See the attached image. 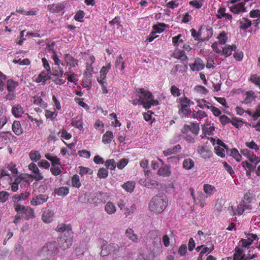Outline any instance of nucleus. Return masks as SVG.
Listing matches in <instances>:
<instances>
[{
	"label": "nucleus",
	"instance_id": "obj_1",
	"mask_svg": "<svg viewBox=\"0 0 260 260\" xmlns=\"http://www.w3.org/2000/svg\"><path fill=\"white\" fill-rule=\"evenodd\" d=\"M168 205V199L164 193H159L154 196L149 204L150 209L154 212L160 213L165 210Z\"/></svg>",
	"mask_w": 260,
	"mask_h": 260
},
{
	"label": "nucleus",
	"instance_id": "obj_2",
	"mask_svg": "<svg viewBox=\"0 0 260 260\" xmlns=\"http://www.w3.org/2000/svg\"><path fill=\"white\" fill-rule=\"evenodd\" d=\"M138 92L141 94V95H139V105H142L144 108L146 109H149L150 108V104L149 102L153 98L151 92L147 90H145L143 88L139 89Z\"/></svg>",
	"mask_w": 260,
	"mask_h": 260
},
{
	"label": "nucleus",
	"instance_id": "obj_3",
	"mask_svg": "<svg viewBox=\"0 0 260 260\" xmlns=\"http://www.w3.org/2000/svg\"><path fill=\"white\" fill-rule=\"evenodd\" d=\"M43 251L47 255H52L57 254L58 252V245L56 241L48 242L43 247Z\"/></svg>",
	"mask_w": 260,
	"mask_h": 260
},
{
	"label": "nucleus",
	"instance_id": "obj_4",
	"mask_svg": "<svg viewBox=\"0 0 260 260\" xmlns=\"http://www.w3.org/2000/svg\"><path fill=\"white\" fill-rule=\"evenodd\" d=\"M119 250V246L115 243L104 245L101 252L102 256H105L112 253H115Z\"/></svg>",
	"mask_w": 260,
	"mask_h": 260
},
{
	"label": "nucleus",
	"instance_id": "obj_5",
	"mask_svg": "<svg viewBox=\"0 0 260 260\" xmlns=\"http://www.w3.org/2000/svg\"><path fill=\"white\" fill-rule=\"evenodd\" d=\"M57 244L59 247L62 249L69 248L72 244V240L71 238L61 237L57 239Z\"/></svg>",
	"mask_w": 260,
	"mask_h": 260
},
{
	"label": "nucleus",
	"instance_id": "obj_6",
	"mask_svg": "<svg viewBox=\"0 0 260 260\" xmlns=\"http://www.w3.org/2000/svg\"><path fill=\"white\" fill-rule=\"evenodd\" d=\"M48 196L44 194H40L32 199L30 203L33 206L41 205L47 201Z\"/></svg>",
	"mask_w": 260,
	"mask_h": 260
},
{
	"label": "nucleus",
	"instance_id": "obj_7",
	"mask_svg": "<svg viewBox=\"0 0 260 260\" xmlns=\"http://www.w3.org/2000/svg\"><path fill=\"white\" fill-rule=\"evenodd\" d=\"M126 237L131 241L135 243H138L140 241L141 238L135 234L134 231L132 228H128L125 232Z\"/></svg>",
	"mask_w": 260,
	"mask_h": 260
},
{
	"label": "nucleus",
	"instance_id": "obj_8",
	"mask_svg": "<svg viewBox=\"0 0 260 260\" xmlns=\"http://www.w3.org/2000/svg\"><path fill=\"white\" fill-rule=\"evenodd\" d=\"M206 31L208 34V36L205 38V39H201V29L199 30L198 32L196 31V30L194 29H191V36L194 38V39L196 40H201V41L203 42L205 41L206 40H209L212 36V33L211 31L208 29H206Z\"/></svg>",
	"mask_w": 260,
	"mask_h": 260
},
{
	"label": "nucleus",
	"instance_id": "obj_9",
	"mask_svg": "<svg viewBox=\"0 0 260 260\" xmlns=\"http://www.w3.org/2000/svg\"><path fill=\"white\" fill-rule=\"evenodd\" d=\"M94 196L90 192H86L79 196L78 200L81 203H91L93 202Z\"/></svg>",
	"mask_w": 260,
	"mask_h": 260
},
{
	"label": "nucleus",
	"instance_id": "obj_10",
	"mask_svg": "<svg viewBox=\"0 0 260 260\" xmlns=\"http://www.w3.org/2000/svg\"><path fill=\"white\" fill-rule=\"evenodd\" d=\"M54 212L49 209L45 210L42 215L43 221L45 223H50L53 220Z\"/></svg>",
	"mask_w": 260,
	"mask_h": 260
},
{
	"label": "nucleus",
	"instance_id": "obj_11",
	"mask_svg": "<svg viewBox=\"0 0 260 260\" xmlns=\"http://www.w3.org/2000/svg\"><path fill=\"white\" fill-rule=\"evenodd\" d=\"M189 66L193 71H199L204 68L203 61L199 58L196 59L194 63H190Z\"/></svg>",
	"mask_w": 260,
	"mask_h": 260
},
{
	"label": "nucleus",
	"instance_id": "obj_12",
	"mask_svg": "<svg viewBox=\"0 0 260 260\" xmlns=\"http://www.w3.org/2000/svg\"><path fill=\"white\" fill-rule=\"evenodd\" d=\"M65 8V4L64 3H58L49 5L48 6V8L52 13H57L62 10Z\"/></svg>",
	"mask_w": 260,
	"mask_h": 260
},
{
	"label": "nucleus",
	"instance_id": "obj_13",
	"mask_svg": "<svg viewBox=\"0 0 260 260\" xmlns=\"http://www.w3.org/2000/svg\"><path fill=\"white\" fill-rule=\"evenodd\" d=\"M12 113L15 117H20L24 113L23 108L18 104L14 105L12 109Z\"/></svg>",
	"mask_w": 260,
	"mask_h": 260
},
{
	"label": "nucleus",
	"instance_id": "obj_14",
	"mask_svg": "<svg viewBox=\"0 0 260 260\" xmlns=\"http://www.w3.org/2000/svg\"><path fill=\"white\" fill-rule=\"evenodd\" d=\"M64 59L67 62V65L71 67H75L78 65V60L75 59L71 55L66 54Z\"/></svg>",
	"mask_w": 260,
	"mask_h": 260
},
{
	"label": "nucleus",
	"instance_id": "obj_15",
	"mask_svg": "<svg viewBox=\"0 0 260 260\" xmlns=\"http://www.w3.org/2000/svg\"><path fill=\"white\" fill-rule=\"evenodd\" d=\"M189 104H182L181 107L179 110V114L182 118L186 117L188 114L191 113Z\"/></svg>",
	"mask_w": 260,
	"mask_h": 260
},
{
	"label": "nucleus",
	"instance_id": "obj_16",
	"mask_svg": "<svg viewBox=\"0 0 260 260\" xmlns=\"http://www.w3.org/2000/svg\"><path fill=\"white\" fill-rule=\"evenodd\" d=\"M198 152L201 155V156L205 158H210L212 155V152L211 150L208 149V148L205 147H201L198 149Z\"/></svg>",
	"mask_w": 260,
	"mask_h": 260
},
{
	"label": "nucleus",
	"instance_id": "obj_17",
	"mask_svg": "<svg viewBox=\"0 0 260 260\" xmlns=\"http://www.w3.org/2000/svg\"><path fill=\"white\" fill-rule=\"evenodd\" d=\"M231 11L235 14H239L240 12L245 11V8L244 5L243 3H241L239 4L233 5L231 7Z\"/></svg>",
	"mask_w": 260,
	"mask_h": 260
},
{
	"label": "nucleus",
	"instance_id": "obj_18",
	"mask_svg": "<svg viewBox=\"0 0 260 260\" xmlns=\"http://www.w3.org/2000/svg\"><path fill=\"white\" fill-rule=\"evenodd\" d=\"M157 174L164 177H168L171 174L170 168L168 166L161 167L157 171Z\"/></svg>",
	"mask_w": 260,
	"mask_h": 260
},
{
	"label": "nucleus",
	"instance_id": "obj_19",
	"mask_svg": "<svg viewBox=\"0 0 260 260\" xmlns=\"http://www.w3.org/2000/svg\"><path fill=\"white\" fill-rule=\"evenodd\" d=\"M181 149L180 145H177L173 148H169L166 151H164V154L165 156H168L172 154H176Z\"/></svg>",
	"mask_w": 260,
	"mask_h": 260
},
{
	"label": "nucleus",
	"instance_id": "obj_20",
	"mask_svg": "<svg viewBox=\"0 0 260 260\" xmlns=\"http://www.w3.org/2000/svg\"><path fill=\"white\" fill-rule=\"evenodd\" d=\"M12 130L17 135H20L22 133V129L20 123L18 121H15L12 125Z\"/></svg>",
	"mask_w": 260,
	"mask_h": 260
},
{
	"label": "nucleus",
	"instance_id": "obj_21",
	"mask_svg": "<svg viewBox=\"0 0 260 260\" xmlns=\"http://www.w3.org/2000/svg\"><path fill=\"white\" fill-rule=\"evenodd\" d=\"M54 192L59 196H66L69 193V189L67 187L56 188Z\"/></svg>",
	"mask_w": 260,
	"mask_h": 260
},
{
	"label": "nucleus",
	"instance_id": "obj_22",
	"mask_svg": "<svg viewBox=\"0 0 260 260\" xmlns=\"http://www.w3.org/2000/svg\"><path fill=\"white\" fill-rule=\"evenodd\" d=\"M204 191L207 194V197L212 196L216 191L215 188L211 185L206 184L204 185Z\"/></svg>",
	"mask_w": 260,
	"mask_h": 260
},
{
	"label": "nucleus",
	"instance_id": "obj_23",
	"mask_svg": "<svg viewBox=\"0 0 260 260\" xmlns=\"http://www.w3.org/2000/svg\"><path fill=\"white\" fill-rule=\"evenodd\" d=\"M105 210L106 212L109 214H112L115 213L116 211V207L115 205L112 202H108L105 207Z\"/></svg>",
	"mask_w": 260,
	"mask_h": 260
},
{
	"label": "nucleus",
	"instance_id": "obj_24",
	"mask_svg": "<svg viewBox=\"0 0 260 260\" xmlns=\"http://www.w3.org/2000/svg\"><path fill=\"white\" fill-rule=\"evenodd\" d=\"M113 138V133L111 131H107L103 135L102 141L105 144H109L111 143L112 139Z\"/></svg>",
	"mask_w": 260,
	"mask_h": 260
},
{
	"label": "nucleus",
	"instance_id": "obj_25",
	"mask_svg": "<svg viewBox=\"0 0 260 260\" xmlns=\"http://www.w3.org/2000/svg\"><path fill=\"white\" fill-rule=\"evenodd\" d=\"M251 25V21L246 18H243L240 22V28L242 29H246L250 27Z\"/></svg>",
	"mask_w": 260,
	"mask_h": 260
},
{
	"label": "nucleus",
	"instance_id": "obj_26",
	"mask_svg": "<svg viewBox=\"0 0 260 260\" xmlns=\"http://www.w3.org/2000/svg\"><path fill=\"white\" fill-rule=\"evenodd\" d=\"M24 214L25 215V219L26 220H29L31 218H34L35 217L34 210L30 207H26Z\"/></svg>",
	"mask_w": 260,
	"mask_h": 260
},
{
	"label": "nucleus",
	"instance_id": "obj_27",
	"mask_svg": "<svg viewBox=\"0 0 260 260\" xmlns=\"http://www.w3.org/2000/svg\"><path fill=\"white\" fill-rule=\"evenodd\" d=\"M115 67L116 68H119L121 71H123L124 68V61L122 56L120 55L115 61Z\"/></svg>",
	"mask_w": 260,
	"mask_h": 260
},
{
	"label": "nucleus",
	"instance_id": "obj_28",
	"mask_svg": "<svg viewBox=\"0 0 260 260\" xmlns=\"http://www.w3.org/2000/svg\"><path fill=\"white\" fill-rule=\"evenodd\" d=\"M194 166V162L190 158H186L183 160V167L186 170H190Z\"/></svg>",
	"mask_w": 260,
	"mask_h": 260
},
{
	"label": "nucleus",
	"instance_id": "obj_29",
	"mask_svg": "<svg viewBox=\"0 0 260 260\" xmlns=\"http://www.w3.org/2000/svg\"><path fill=\"white\" fill-rule=\"evenodd\" d=\"M143 183L144 185L148 188H156L159 185V183L154 180H145L143 182Z\"/></svg>",
	"mask_w": 260,
	"mask_h": 260
},
{
	"label": "nucleus",
	"instance_id": "obj_30",
	"mask_svg": "<svg viewBox=\"0 0 260 260\" xmlns=\"http://www.w3.org/2000/svg\"><path fill=\"white\" fill-rule=\"evenodd\" d=\"M236 48V47L234 45L225 46L223 48L222 52L226 56H229L232 54V51L235 50Z\"/></svg>",
	"mask_w": 260,
	"mask_h": 260
},
{
	"label": "nucleus",
	"instance_id": "obj_31",
	"mask_svg": "<svg viewBox=\"0 0 260 260\" xmlns=\"http://www.w3.org/2000/svg\"><path fill=\"white\" fill-rule=\"evenodd\" d=\"M18 85L17 82L14 81L13 80H8L7 81V89L9 91H13Z\"/></svg>",
	"mask_w": 260,
	"mask_h": 260
},
{
	"label": "nucleus",
	"instance_id": "obj_32",
	"mask_svg": "<svg viewBox=\"0 0 260 260\" xmlns=\"http://www.w3.org/2000/svg\"><path fill=\"white\" fill-rule=\"evenodd\" d=\"M122 187L128 192H132L135 187V183L133 182L128 181L124 183Z\"/></svg>",
	"mask_w": 260,
	"mask_h": 260
},
{
	"label": "nucleus",
	"instance_id": "obj_33",
	"mask_svg": "<svg viewBox=\"0 0 260 260\" xmlns=\"http://www.w3.org/2000/svg\"><path fill=\"white\" fill-rule=\"evenodd\" d=\"M45 157L47 159L51 161L52 166L60 165L59 159L56 156H52L49 154H47L45 155Z\"/></svg>",
	"mask_w": 260,
	"mask_h": 260
},
{
	"label": "nucleus",
	"instance_id": "obj_34",
	"mask_svg": "<svg viewBox=\"0 0 260 260\" xmlns=\"http://www.w3.org/2000/svg\"><path fill=\"white\" fill-rule=\"evenodd\" d=\"M105 165L107 169L114 170L116 166V163L114 159H110L106 161Z\"/></svg>",
	"mask_w": 260,
	"mask_h": 260
},
{
	"label": "nucleus",
	"instance_id": "obj_35",
	"mask_svg": "<svg viewBox=\"0 0 260 260\" xmlns=\"http://www.w3.org/2000/svg\"><path fill=\"white\" fill-rule=\"evenodd\" d=\"M71 124L73 126L77 127L80 131L83 130V125H82L83 122H82V119L81 118L79 120L73 119L72 120Z\"/></svg>",
	"mask_w": 260,
	"mask_h": 260
},
{
	"label": "nucleus",
	"instance_id": "obj_36",
	"mask_svg": "<svg viewBox=\"0 0 260 260\" xmlns=\"http://www.w3.org/2000/svg\"><path fill=\"white\" fill-rule=\"evenodd\" d=\"M45 72H42L38 76V78L37 79L36 81L38 83L43 82H45L47 80L49 79L50 78V77H49Z\"/></svg>",
	"mask_w": 260,
	"mask_h": 260
},
{
	"label": "nucleus",
	"instance_id": "obj_37",
	"mask_svg": "<svg viewBox=\"0 0 260 260\" xmlns=\"http://www.w3.org/2000/svg\"><path fill=\"white\" fill-rule=\"evenodd\" d=\"M108 172L107 170L106 169L104 168H100L99 170L98 173V177L100 178H105L108 176Z\"/></svg>",
	"mask_w": 260,
	"mask_h": 260
},
{
	"label": "nucleus",
	"instance_id": "obj_38",
	"mask_svg": "<svg viewBox=\"0 0 260 260\" xmlns=\"http://www.w3.org/2000/svg\"><path fill=\"white\" fill-rule=\"evenodd\" d=\"M72 185L74 187L79 188L81 186L79 176L77 175H74L72 178Z\"/></svg>",
	"mask_w": 260,
	"mask_h": 260
},
{
	"label": "nucleus",
	"instance_id": "obj_39",
	"mask_svg": "<svg viewBox=\"0 0 260 260\" xmlns=\"http://www.w3.org/2000/svg\"><path fill=\"white\" fill-rule=\"evenodd\" d=\"M166 25L165 24H160L159 25H154L153 26V32L155 34L162 32L165 29L163 28Z\"/></svg>",
	"mask_w": 260,
	"mask_h": 260
},
{
	"label": "nucleus",
	"instance_id": "obj_40",
	"mask_svg": "<svg viewBox=\"0 0 260 260\" xmlns=\"http://www.w3.org/2000/svg\"><path fill=\"white\" fill-rule=\"evenodd\" d=\"M56 231L59 232H64L67 231V232H69L71 231V229L69 226L64 224H61L57 226Z\"/></svg>",
	"mask_w": 260,
	"mask_h": 260
},
{
	"label": "nucleus",
	"instance_id": "obj_41",
	"mask_svg": "<svg viewBox=\"0 0 260 260\" xmlns=\"http://www.w3.org/2000/svg\"><path fill=\"white\" fill-rule=\"evenodd\" d=\"M58 69L59 70H58L57 69L53 68L52 71H51V73H50L49 74H51L54 76H59L62 77L63 75V71L62 69H60L59 67H58Z\"/></svg>",
	"mask_w": 260,
	"mask_h": 260
},
{
	"label": "nucleus",
	"instance_id": "obj_42",
	"mask_svg": "<svg viewBox=\"0 0 260 260\" xmlns=\"http://www.w3.org/2000/svg\"><path fill=\"white\" fill-rule=\"evenodd\" d=\"M217 38L219 40V43L221 45L224 44L227 40L226 35L224 31H222L221 33H220L218 35Z\"/></svg>",
	"mask_w": 260,
	"mask_h": 260
},
{
	"label": "nucleus",
	"instance_id": "obj_43",
	"mask_svg": "<svg viewBox=\"0 0 260 260\" xmlns=\"http://www.w3.org/2000/svg\"><path fill=\"white\" fill-rule=\"evenodd\" d=\"M10 196L9 193L5 191H2L0 192V202L5 203L9 199Z\"/></svg>",
	"mask_w": 260,
	"mask_h": 260
},
{
	"label": "nucleus",
	"instance_id": "obj_44",
	"mask_svg": "<svg viewBox=\"0 0 260 260\" xmlns=\"http://www.w3.org/2000/svg\"><path fill=\"white\" fill-rule=\"evenodd\" d=\"M231 155L234 157L238 161H240L241 160V156L236 148L231 150Z\"/></svg>",
	"mask_w": 260,
	"mask_h": 260
},
{
	"label": "nucleus",
	"instance_id": "obj_45",
	"mask_svg": "<svg viewBox=\"0 0 260 260\" xmlns=\"http://www.w3.org/2000/svg\"><path fill=\"white\" fill-rule=\"evenodd\" d=\"M136 206L135 204H132L130 207L126 208L125 209V212L124 214L126 216L129 215L130 214L134 213V211L136 210Z\"/></svg>",
	"mask_w": 260,
	"mask_h": 260
},
{
	"label": "nucleus",
	"instance_id": "obj_46",
	"mask_svg": "<svg viewBox=\"0 0 260 260\" xmlns=\"http://www.w3.org/2000/svg\"><path fill=\"white\" fill-rule=\"evenodd\" d=\"M250 236L247 235V239H242L241 242H242V245L244 247H246L252 244L253 242V239H249Z\"/></svg>",
	"mask_w": 260,
	"mask_h": 260
},
{
	"label": "nucleus",
	"instance_id": "obj_47",
	"mask_svg": "<svg viewBox=\"0 0 260 260\" xmlns=\"http://www.w3.org/2000/svg\"><path fill=\"white\" fill-rule=\"evenodd\" d=\"M59 166V165L52 166V167L51 168V172L54 176H57L61 173L60 169Z\"/></svg>",
	"mask_w": 260,
	"mask_h": 260
},
{
	"label": "nucleus",
	"instance_id": "obj_48",
	"mask_svg": "<svg viewBox=\"0 0 260 260\" xmlns=\"http://www.w3.org/2000/svg\"><path fill=\"white\" fill-rule=\"evenodd\" d=\"M216 154L220 156L221 157H224L225 156L224 149L221 148L219 146H217L214 147Z\"/></svg>",
	"mask_w": 260,
	"mask_h": 260
},
{
	"label": "nucleus",
	"instance_id": "obj_49",
	"mask_svg": "<svg viewBox=\"0 0 260 260\" xmlns=\"http://www.w3.org/2000/svg\"><path fill=\"white\" fill-rule=\"evenodd\" d=\"M200 130L199 124L197 123H192L191 125L190 126V131L193 134H198Z\"/></svg>",
	"mask_w": 260,
	"mask_h": 260
},
{
	"label": "nucleus",
	"instance_id": "obj_50",
	"mask_svg": "<svg viewBox=\"0 0 260 260\" xmlns=\"http://www.w3.org/2000/svg\"><path fill=\"white\" fill-rule=\"evenodd\" d=\"M84 16V13L83 11H79L77 12V13L76 14V15L74 16V18L76 21H79V22H82L83 21V18Z\"/></svg>",
	"mask_w": 260,
	"mask_h": 260
},
{
	"label": "nucleus",
	"instance_id": "obj_51",
	"mask_svg": "<svg viewBox=\"0 0 260 260\" xmlns=\"http://www.w3.org/2000/svg\"><path fill=\"white\" fill-rule=\"evenodd\" d=\"M26 208V207L22 205L16 204L15 205V210L17 212V214H20V213H24Z\"/></svg>",
	"mask_w": 260,
	"mask_h": 260
},
{
	"label": "nucleus",
	"instance_id": "obj_52",
	"mask_svg": "<svg viewBox=\"0 0 260 260\" xmlns=\"http://www.w3.org/2000/svg\"><path fill=\"white\" fill-rule=\"evenodd\" d=\"M243 167L245 169L250 170H254V169L255 168L256 166H253L251 165V164L248 162L246 161H243L242 162Z\"/></svg>",
	"mask_w": 260,
	"mask_h": 260
},
{
	"label": "nucleus",
	"instance_id": "obj_53",
	"mask_svg": "<svg viewBox=\"0 0 260 260\" xmlns=\"http://www.w3.org/2000/svg\"><path fill=\"white\" fill-rule=\"evenodd\" d=\"M30 158L34 161H37L40 158V154L38 151L34 152H31L29 154Z\"/></svg>",
	"mask_w": 260,
	"mask_h": 260
},
{
	"label": "nucleus",
	"instance_id": "obj_54",
	"mask_svg": "<svg viewBox=\"0 0 260 260\" xmlns=\"http://www.w3.org/2000/svg\"><path fill=\"white\" fill-rule=\"evenodd\" d=\"M192 116L194 118H196L197 117L202 118L203 117H207V115L205 112L199 110L196 113H192Z\"/></svg>",
	"mask_w": 260,
	"mask_h": 260
},
{
	"label": "nucleus",
	"instance_id": "obj_55",
	"mask_svg": "<svg viewBox=\"0 0 260 260\" xmlns=\"http://www.w3.org/2000/svg\"><path fill=\"white\" fill-rule=\"evenodd\" d=\"M223 165L224 169L230 174L233 175L235 173L234 171L232 169V167L229 165L226 162H223Z\"/></svg>",
	"mask_w": 260,
	"mask_h": 260
},
{
	"label": "nucleus",
	"instance_id": "obj_56",
	"mask_svg": "<svg viewBox=\"0 0 260 260\" xmlns=\"http://www.w3.org/2000/svg\"><path fill=\"white\" fill-rule=\"evenodd\" d=\"M57 115V113L52 112L49 110H46L45 112V116L47 118H51L53 119Z\"/></svg>",
	"mask_w": 260,
	"mask_h": 260
},
{
	"label": "nucleus",
	"instance_id": "obj_57",
	"mask_svg": "<svg viewBox=\"0 0 260 260\" xmlns=\"http://www.w3.org/2000/svg\"><path fill=\"white\" fill-rule=\"evenodd\" d=\"M189 4L190 5L192 6V7L197 9H200L202 6V2L199 1L194 0L190 1Z\"/></svg>",
	"mask_w": 260,
	"mask_h": 260
},
{
	"label": "nucleus",
	"instance_id": "obj_58",
	"mask_svg": "<svg viewBox=\"0 0 260 260\" xmlns=\"http://www.w3.org/2000/svg\"><path fill=\"white\" fill-rule=\"evenodd\" d=\"M171 92L174 96H179L180 95L179 89L175 85H173L171 88Z\"/></svg>",
	"mask_w": 260,
	"mask_h": 260
},
{
	"label": "nucleus",
	"instance_id": "obj_59",
	"mask_svg": "<svg viewBox=\"0 0 260 260\" xmlns=\"http://www.w3.org/2000/svg\"><path fill=\"white\" fill-rule=\"evenodd\" d=\"M42 60V62L43 63V66H44V68L45 69H46L48 74H49L50 73H51V69H50V66H49L48 60L45 57L43 58Z\"/></svg>",
	"mask_w": 260,
	"mask_h": 260
},
{
	"label": "nucleus",
	"instance_id": "obj_60",
	"mask_svg": "<svg viewBox=\"0 0 260 260\" xmlns=\"http://www.w3.org/2000/svg\"><path fill=\"white\" fill-rule=\"evenodd\" d=\"M220 121L222 125H225L229 122H230L231 120L230 118H229L225 115H221L220 117Z\"/></svg>",
	"mask_w": 260,
	"mask_h": 260
},
{
	"label": "nucleus",
	"instance_id": "obj_61",
	"mask_svg": "<svg viewBox=\"0 0 260 260\" xmlns=\"http://www.w3.org/2000/svg\"><path fill=\"white\" fill-rule=\"evenodd\" d=\"M109 24L111 25L116 24L117 26V28L122 26L119 22V18L118 17H115L113 20L109 21Z\"/></svg>",
	"mask_w": 260,
	"mask_h": 260
},
{
	"label": "nucleus",
	"instance_id": "obj_62",
	"mask_svg": "<svg viewBox=\"0 0 260 260\" xmlns=\"http://www.w3.org/2000/svg\"><path fill=\"white\" fill-rule=\"evenodd\" d=\"M127 162L128 161L126 159L123 158L121 159L117 164V167L119 169H122L127 165Z\"/></svg>",
	"mask_w": 260,
	"mask_h": 260
},
{
	"label": "nucleus",
	"instance_id": "obj_63",
	"mask_svg": "<svg viewBox=\"0 0 260 260\" xmlns=\"http://www.w3.org/2000/svg\"><path fill=\"white\" fill-rule=\"evenodd\" d=\"M78 154L80 156L84 158H89L90 156V152L85 150L79 151L78 152Z\"/></svg>",
	"mask_w": 260,
	"mask_h": 260
},
{
	"label": "nucleus",
	"instance_id": "obj_64",
	"mask_svg": "<svg viewBox=\"0 0 260 260\" xmlns=\"http://www.w3.org/2000/svg\"><path fill=\"white\" fill-rule=\"evenodd\" d=\"M250 17L252 18H255L260 16L259 10H253L250 12Z\"/></svg>",
	"mask_w": 260,
	"mask_h": 260
}]
</instances>
